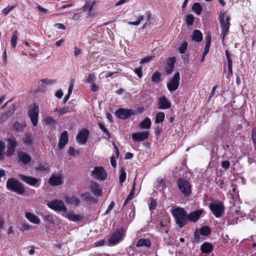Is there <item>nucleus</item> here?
I'll return each instance as SVG.
<instances>
[{"mask_svg":"<svg viewBox=\"0 0 256 256\" xmlns=\"http://www.w3.org/2000/svg\"><path fill=\"white\" fill-rule=\"evenodd\" d=\"M172 212L179 227L180 228L183 227L188 220L186 212L183 208H176L173 209Z\"/></svg>","mask_w":256,"mask_h":256,"instance_id":"obj_1","label":"nucleus"},{"mask_svg":"<svg viewBox=\"0 0 256 256\" xmlns=\"http://www.w3.org/2000/svg\"><path fill=\"white\" fill-rule=\"evenodd\" d=\"M219 19L222 28V42H224V38L228 34L230 25V18L229 16H226L224 12H220L219 14Z\"/></svg>","mask_w":256,"mask_h":256,"instance_id":"obj_2","label":"nucleus"},{"mask_svg":"<svg viewBox=\"0 0 256 256\" xmlns=\"http://www.w3.org/2000/svg\"><path fill=\"white\" fill-rule=\"evenodd\" d=\"M6 187L8 190L14 192L19 194H22L25 190L22 184L14 178H9L7 180Z\"/></svg>","mask_w":256,"mask_h":256,"instance_id":"obj_3","label":"nucleus"},{"mask_svg":"<svg viewBox=\"0 0 256 256\" xmlns=\"http://www.w3.org/2000/svg\"><path fill=\"white\" fill-rule=\"evenodd\" d=\"M210 208L216 218H220L224 212V208L222 204L218 200H214L210 203Z\"/></svg>","mask_w":256,"mask_h":256,"instance_id":"obj_4","label":"nucleus"},{"mask_svg":"<svg viewBox=\"0 0 256 256\" xmlns=\"http://www.w3.org/2000/svg\"><path fill=\"white\" fill-rule=\"evenodd\" d=\"M91 175L95 179L99 181L105 180L107 176V174L102 166H96L92 171Z\"/></svg>","mask_w":256,"mask_h":256,"instance_id":"obj_5","label":"nucleus"},{"mask_svg":"<svg viewBox=\"0 0 256 256\" xmlns=\"http://www.w3.org/2000/svg\"><path fill=\"white\" fill-rule=\"evenodd\" d=\"M178 186L180 190L184 196H188L191 193V186L186 180L180 179L178 182Z\"/></svg>","mask_w":256,"mask_h":256,"instance_id":"obj_6","label":"nucleus"},{"mask_svg":"<svg viewBox=\"0 0 256 256\" xmlns=\"http://www.w3.org/2000/svg\"><path fill=\"white\" fill-rule=\"evenodd\" d=\"M48 206L54 210L66 212L67 208L64 202L60 200H56L48 203Z\"/></svg>","mask_w":256,"mask_h":256,"instance_id":"obj_7","label":"nucleus"},{"mask_svg":"<svg viewBox=\"0 0 256 256\" xmlns=\"http://www.w3.org/2000/svg\"><path fill=\"white\" fill-rule=\"evenodd\" d=\"M39 108L38 106L34 104L30 107L28 114L32 125L36 126L38 124Z\"/></svg>","mask_w":256,"mask_h":256,"instance_id":"obj_8","label":"nucleus"},{"mask_svg":"<svg viewBox=\"0 0 256 256\" xmlns=\"http://www.w3.org/2000/svg\"><path fill=\"white\" fill-rule=\"evenodd\" d=\"M180 75L178 72L175 73L172 78L167 83V88L170 92L174 91L180 85Z\"/></svg>","mask_w":256,"mask_h":256,"instance_id":"obj_9","label":"nucleus"},{"mask_svg":"<svg viewBox=\"0 0 256 256\" xmlns=\"http://www.w3.org/2000/svg\"><path fill=\"white\" fill-rule=\"evenodd\" d=\"M124 236V232L122 228L116 231L109 239V242L112 244H116L122 240Z\"/></svg>","mask_w":256,"mask_h":256,"instance_id":"obj_10","label":"nucleus"},{"mask_svg":"<svg viewBox=\"0 0 256 256\" xmlns=\"http://www.w3.org/2000/svg\"><path fill=\"white\" fill-rule=\"evenodd\" d=\"M18 177L24 182L26 183L27 184L36 187H38L39 186L38 184V180L37 178L32 177L28 176H24L22 174H19Z\"/></svg>","mask_w":256,"mask_h":256,"instance_id":"obj_11","label":"nucleus"},{"mask_svg":"<svg viewBox=\"0 0 256 256\" xmlns=\"http://www.w3.org/2000/svg\"><path fill=\"white\" fill-rule=\"evenodd\" d=\"M88 134L89 131L88 130H82L78 132L76 137V140L78 143L84 144L86 143Z\"/></svg>","mask_w":256,"mask_h":256,"instance_id":"obj_12","label":"nucleus"},{"mask_svg":"<svg viewBox=\"0 0 256 256\" xmlns=\"http://www.w3.org/2000/svg\"><path fill=\"white\" fill-rule=\"evenodd\" d=\"M62 176L61 174H56L52 175L49 179V184L53 186H57L62 184Z\"/></svg>","mask_w":256,"mask_h":256,"instance_id":"obj_13","label":"nucleus"},{"mask_svg":"<svg viewBox=\"0 0 256 256\" xmlns=\"http://www.w3.org/2000/svg\"><path fill=\"white\" fill-rule=\"evenodd\" d=\"M133 114L134 112L132 110L124 108H120L116 112V116L120 119L127 118Z\"/></svg>","mask_w":256,"mask_h":256,"instance_id":"obj_14","label":"nucleus"},{"mask_svg":"<svg viewBox=\"0 0 256 256\" xmlns=\"http://www.w3.org/2000/svg\"><path fill=\"white\" fill-rule=\"evenodd\" d=\"M148 136V132H137L132 134V138L136 142H142L147 139Z\"/></svg>","mask_w":256,"mask_h":256,"instance_id":"obj_15","label":"nucleus"},{"mask_svg":"<svg viewBox=\"0 0 256 256\" xmlns=\"http://www.w3.org/2000/svg\"><path fill=\"white\" fill-rule=\"evenodd\" d=\"M8 142V150L6 155L11 156L15 151V148L16 146V140L14 138H10L7 140Z\"/></svg>","mask_w":256,"mask_h":256,"instance_id":"obj_16","label":"nucleus"},{"mask_svg":"<svg viewBox=\"0 0 256 256\" xmlns=\"http://www.w3.org/2000/svg\"><path fill=\"white\" fill-rule=\"evenodd\" d=\"M62 216L70 221L77 222L82 220L83 218L80 214H76L72 211H67L62 214Z\"/></svg>","mask_w":256,"mask_h":256,"instance_id":"obj_17","label":"nucleus"},{"mask_svg":"<svg viewBox=\"0 0 256 256\" xmlns=\"http://www.w3.org/2000/svg\"><path fill=\"white\" fill-rule=\"evenodd\" d=\"M68 133L67 131H64L60 134L59 142L58 148L60 150H62L67 144L68 142Z\"/></svg>","mask_w":256,"mask_h":256,"instance_id":"obj_18","label":"nucleus"},{"mask_svg":"<svg viewBox=\"0 0 256 256\" xmlns=\"http://www.w3.org/2000/svg\"><path fill=\"white\" fill-rule=\"evenodd\" d=\"M171 106L170 101L165 96H163L158 102V109L165 110L170 108Z\"/></svg>","mask_w":256,"mask_h":256,"instance_id":"obj_19","label":"nucleus"},{"mask_svg":"<svg viewBox=\"0 0 256 256\" xmlns=\"http://www.w3.org/2000/svg\"><path fill=\"white\" fill-rule=\"evenodd\" d=\"M175 61V58H169L168 60L166 66V72L168 74H171L173 72Z\"/></svg>","mask_w":256,"mask_h":256,"instance_id":"obj_20","label":"nucleus"},{"mask_svg":"<svg viewBox=\"0 0 256 256\" xmlns=\"http://www.w3.org/2000/svg\"><path fill=\"white\" fill-rule=\"evenodd\" d=\"M25 216L30 222L34 224H38L40 222V218L36 215L30 212H26Z\"/></svg>","mask_w":256,"mask_h":256,"instance_id":"obj_21","label":"nucleus"},{"mask_svg":"<svg viewBox=\"0 0 256 256\" xmlns=\"http://www.w3.org/2000/svg\"><path fill=\"white\" fill-rule=\"evenodd\" d=\"M202 213V210H201L192 212L190 214L187 216L188 220L192 222H196L199 219Z\"/></svg>","mask_w":256,"mask_h":256,"instance_id":"obj_22","label":"nucleus"},{"mask_svg":"<svg viewBox=\"0 0 256 256\" xmlns=\"http://www.w3.org/2000/svg\"><path fill=\"white\" fill-rule=\"evenodd\" d=\"M90 189L94 195L100 196L101 194L102 190L97 182H91Z\"/></svg>","mask_w":256,"mask_h":256,"instance_id":"obj_23","label":"nucleus"},{"mask_svg":"<svg viewBox=\"0 0 256 256\" xmlns=\"http://www.w3.org/2000/svg\"><path fill=\"white\" fill-rule=\"evenodd\" d=\"M66 202L67 204L78 206L80 202V199L76 196H69L66 198Z\"/></svg>","mask_w":256,"mask_h":256,"instance_id":"obj_24","label":"nucleus"},{"mask_svg":"<svg viewBox=\"0 0 256 256\" xmlns=\"http://www.w3.org/2000/svg\"><path fill=\"white\" fill-rule=\"evenodd\" d=\"M18 156L20 160L25 164H28L31 160L30 156L24 152H19Z\"/></svg>","mask_w":256,"mask_h":256,"instance_id":"obj_25","label":"nucleus"},{"mask_svg":"<svg viewBox=\"0 0 256 256\" xmlns=\"http://www.w3.org/2000/svg\"><path fill=\"white\" fill-rule=\"evenodd\" d=\"M212 246L210 243L206 242L201 246L200 249L204 253H209L212 251Z\"/></svg>","mask_w":256,"mask_h":256,"instance_id":"obj_26","label":"nucleus"},{"mask_svg":"<svg viewBox=\"0 0 256 256\" xmlns=\"http://www.w3.org/2000/svg\"><path fill=\"white\" fill-rule=\"evenodd\" d=\"M151 120L148 118H146L140 124V128L142 129H149L151 126Z\"/></svg>","mask_w":256,"mask_h":256,"instance_id":"obj_27","label":"nucleus"},{"mask_svg":"<svg viewBox=\"0 0 256 256\" xmlns=\"http://www.w3.org/2000/svg\"><path fill=\"white\" fill-rule=\"evenodd\" d=\"M202 33L198 30H195L192 32V40L200 42L202 41Z\"/></svg>","mask_w":256,"mask_h":256,"instance_id":"obj_28","label":"nucleus"},{"mask_svg":"<svg viewBox=\"0 0 256 256\" xmlns=\"http://www.w3.org/2000/svg\"><path fill=\"white\" fill-rule=\"evenodd\" d=\"M135 186H136V183L134 181L133 182V184H132V189L130 194H128V196L125 200V201L124 203V204H123V207L129 201H130L134 198V194Z\"/></svg>","mask_w":256,"mask_h":256,"instance_id":"obj_29","label":"nucleus"},{"mask_svg":"<svg viewBox=\"0 0 256 256\" xmlns=\"http://www.w3.org/2000/svg\"><path fill=\"white\" fill-rule=\"evenodd\" d=\"M151 245V242L150 240L148 239H140L138 240L136 244L137 247H141L145 246L149 248Z\"/></svg>","mask_w":256,"mask_h":256,"instance_id":"obj_30","label":"nucleus"},{"mask_svg":"<svg viewBox=\"0 0 256 256\" xmlns=\"http://www.w3.org/2000/svg\"><path fill=\"white\" fill-rule=\"evenodd\" d=\"M44 122L45 124L50 126H54L56 122L52 117L47 116L44 119Z\"/></svg>","mask_w":256,"mask_h":256,"instance_id":"obj_31","label":"nucleus"},{"mask_svg":"<svg viewBox=\"0 0 256 256\" xmlns=\"http://www.w3.org/2000/svg\"><path fill=\"white\" fill-rule=\"evenodd\" d=\"M95 2H96L95 1L86 2L84 6V11L88 10L89 12V14H90V13L92 11L93 6L95 4Z\"/></svg>","mask_w":256,"mask_h":256,"instance_id":"obj_32","label":"nucleus"},{"mask_svg":"<svg viewBox=\"0 0 256 256\" xmlns=\"http://www.w3.org/2000/svg\"><path fill=\"white\" fill-rule=\"evenodd\" d=\"M202 10V6L198 2L194 3L192 7V10L198 15L201 14Z\"/></svg>","mask_w":256,"mask_h":256,"instance_id":"obj_33","label":"nucleus"},{"mask_svg":"<svg viewBox=\"0 0 256 256\" xmlns=\"http://www.w3.org/2000/svg\"><path fill=\"white\" fill-rule=\"evenodd\" d=\"M165 115L163 112H158L156 116L155 122L157 124L162 123L164 122Z\"/></svg>","mask_w":256,"mask_h":256,"instance_id":"obj_34","label":"nucleus"},{"mask_svg":"<svg viewBox=\"0 0 256 256\" xmlns=\"http://www.w3.org/2000/svg\"><path fill=\"white\" fill-rule=\"evenodd\" d=\"M33 141V137L32 135L27 134L23 138V142L26 145H30Z\"/></svg>","mask_w":256,"mask_h":256,"instance_id":"obj_35","label":"nucleus"},{"mask_svg":"<svg viewBox=\"0 0 256 256\" xmlns=\"http://www.w3.org/2000/svg\"><path fill=\"white\" fill-rule=\"evenodd\" d=\"M17 34L18 32L16 30H15L13 34H12L11 40H10V44L12 45V47L14 48L16 47L18 40L17 37Z\"/></svg>","mask_w":256,"mask_h":256,"instance_id":"obj_36","label":"nucleus"},{"mask_svg":"<svg viewBox=\"0 0 256 256\" xmlns=\"http://www.w3.org/2000/svg\"><path fill=\"white\" fill-rule=\"evenodd\" d=\"M200 234L202 236H207L210 233V230L208 226H204L201 228Z\"/></svg>","mask_w":256,"mask_h":256,"instance_id":"obj_37","label":"nucleus"},{"mask_svg":"<svg viewBox=\"0 0 256 256\" xmlns=\"http://www.w3.org/2000/svg\"><path fill=\"white\" fill-rule=\"evenodd\" d=\"M138 20L135 22H128V24L130 25L138 26L140 22L144 20V16L142 15H139L137 17Z\"/></svg>","mask_w":256,"mask_h":256,"instance_id":"obj_38","label":"nucleus"},{"mask_svg":"<svg viewBox=\"0 0 256 256\" xmlns=\"http://www.w3.org/2000/svg\"><path fill=\"white\" fill-rule=\"evenodd\" d=\"M126 178V172L124 169L120 170V174L119 176V181L120 184L123 183Z\"/></svg>","mask_w":256,"mask_h":256,"instance_id":"obj_39","label":"nucleus"},{"mask_svg":"<svg viewBox=\"0 0 256 256\" xmlns=\"http://www.w3.org/2000/svg\"><path fill=\"white\" fill-rule=\"evenodd\" d=\"M188 48V43L186 42H184L181 44L179 48V52L180 54H184Z\"/></svg>","mask_w":256,"mask_h":256,"instance_id":"obj_40","label":"nucleus"},{"mask_svg":"<svg viewBox=\"0 0 256 256\" xmlns=\"http://www.w3.org/2000/svg\"><path fill=\"white\" fill-rule=\"evenodd\" d=\"M160 78V74L158 72H154L152 76V80L154 82H159Z\"/></svg>","mask_w":256,"mask_h":256,"instance_id":"obj_41","label":"nucleus"},{"mask_svg":"<svg viewBox=\"0 0 256 256\" xmlns=\"http://www.w3.org/2000/svg\"><path fill=\"white\" fill-rule=\"evenodd\" d=\"M6 146L4 142L2 141H0V160L4 158V150Z\"/></svg>","mask_w":256,"mask_h":256,"instance_id":"obj_42","label":"nucleus"},{"mask_svg":"<svg viewBox=\"0 0 256 256\" xmlns=\"http://www.w3.org/2000/svg\"><path fill=\"white\" fill-rule=\"evenodd\" d=\"M96 80L95 76L94 74H88L86 82L90 84H93Z\"/></svg>","mask_w":256,"mask_h":256,"instance_id":"obj_43","label":"nucleus"},{"mask_svg":"<svg viewBox=\"0 0 256 256\" xmlns=\"http://www.w3.org/2000/svg\"><path fill=\"white\" fill-rule=\"evenodd\" d=\"M194 20V16L192 14H188L186 16V22L188 26H192Z\"/></svg>","mask_w":256,"mask_h":256,"instance_id":"obj_44","label":"nucleus"},{"mask_svg":"<svg viewBox=\"0 0 256 256\" xmlns=\"http://www.w3.org/2000/svg\"><path fill=\"white\" fill-rule=\"evenodd\" d=\"M134 216H135L134 209V208H131V210H130V212L128 214V216H126L127 220L130 222L132 221L134 217Z\"/></svg>","mask_w":256,"mask_h":256,"instance_id":"obj_45","label":"nucleus"},{"mask_svg":"<svg viewBox=\"0 0 256 256\" xmlns=\"http://www.w3.org/2000/svg\"><path fill=\"white\" fill-rule=\"evenodd\" d=\"M40 82H42L43 84L47 85L52 84L56 82V81L54 80L48 78L42 79Z\"/></svg>","mask_w":256,"mask_h":256,"instance_id":"obj_46","label":"nucleus"},{"mask_svg":"<svg viewBox=\"0 0 256 256\" xmlns=\"http://www.w3.org/2000/svg\"><path fill=\"white\" fill-rule=\"evenodd\" d=\"M12 128L17 132H20L22 130V125L18 122L14 123Z\"/></svg>","mask_w":256,"mask_h":256,"instance_id":"obj_47","label":"nucleus"},{"mask_svg":"<svg viewBox=\"0 0 256 256\" xmlns=\"http://www.w3.org/2000/svg\"><path fill=\"white\" fill-rule=\"evenodd\" d=\"M98 125L100 128L103 131V132L108 136V138H110V134L106 128L101 123H99Z\"/></svg>","mask_w":256,"mask_h":256,"instance_id":"obj_48","label":"nucleus"},{"mask_svg":"<svg viewBox=\"0 0 256 256\" xmlns=\"http://www.w3.org/2000/svg\"><path fill=\"white\" fill-rule=\"evenodd\" d=\"M157 204L155 200L152 198L150 200V202L149 206V209L150 210H152L155 209L156 206Z\"/></svg>","mask_w":256,"mask_h":256,"instance_id":"obj_49","label":"nucleus"},{"mask_svg":"<svg viewBox=\"0 0 256 256\" xmlns=\"http://www.w3.org/2000/svg\"><path fill=\"white\" fill-rule=\"evenodd\" d=\"M43 218L44 220L49 222H54V220L51 215L47 214L44 216Z\"/></svg>","mask_w":256,"mask_h":256,"instance_id":"obj_50","label":"nucleus"},{"mask_svg":"<svg viewBox=\"0 0 256 256\" xmlns=\"http://www.w3.org/2000/svg\"><path fill=\"white\" fill-rule=\"evenodd\" d=\"M13 6H8L4 8L2 11V14L4 16L8 15L10 12L13 9Z\"/></svg>","mask_w":256,"mask_h":256,"instance_id":"obj_51","label":"nucleus"},{"mask_svg":"<svg viewBox=\"0 0 256 256\" xmlns=\"http://www.w3.org/2000/svg\"><path fill=\"white\" fill-rule=\"evenodd\" d=\"M252 139L253 143L256 146V127L252 130Z\"/></svg>","mask_w":256,"mask_h":256,"instance_id":"obj_52","label":"nucleus"},{"mask_svg":"<svg viewBox=\"0 0 256 256\" xmlns=\"http://www.w3.org/2000/svg\"><path fill=\"white\" fill-rule=\"evenodd\" d=\"M209 48H210V47H208V46H204V53L202 54V57L201 58V60H200V61L202 62H204V58H205V56L208 52Z\"/></svg>","mask_w":256,"mask_h":256,"instance_id":"obj_53","label":"nucleus"},{"mask_svg":"<svg viewBox=\"0 0 256 256\" xmlns=\"http://www.w3.org/2000/svg\"><path fill=\"white\" fill-rule=\"evenodd\" d=\"M74 79H72L70 80V86L68 89V94H70L72 92L73 87L74 85Z\"/></svg>","mask_w":256,"mask_h":256,"instance_id":"obj_54","label":"nucleus"},{"mask_svg":"<svg viewBox=\"0 0 256 256\" xmlns=\"http://www.w3.org/2000/svg\"><path fill=\"white\" fill-rule=\"evenodd\" d=\"M114 206V202L112 201L110 203V205L107 208V210H106V212L104 214H107L110 212L113 208Z\"/></svg>","mask_w":256,"mask_h":256,"instance_id":"obj_55","label":"nucleus"},{"mask_svg":"<svg viewBox=\"0 0 256 256\" xmlns=\"http://www.w3.org/2000/svg\"><path fill=\"white\" fill-rule=\"evenodd\" d=\"M68 112V107L66 106L62 108H60L58 110V112L60 115H63Z\"/></svg>","mask_w":256,"mask_h":256,"instance_id":"obj_56","label":"nucleus"},{"mask_svg":"<svg viewBox=\"0 0 256 256\" xmlns=\"http://www.w3.org/2000/svg\"><path fill=\"white\" fill-rule=\"evenodd\" d=\"M134 72L140 78L142 77V68L141 67L136 68Z\"/></svg>","mask_w":256,"mask_h":256,"instance_id":"obj_57","label":"nucleus"},{"mask_svg":"<svg viewBox=\"0 0 256 256\" xmlns=\"http://www.w3.org/2000/svg\"><path fill=\"white\" fill-rule=\"evenodd\" d=\"M200 232H199L198 231H196L194 232V240H196V241H198V242H199L200 240Z\"/></svg>","mask_w":256,"mask_h":256,"instance_id":"obj_58","label":"nucleus"},{"mask_svg":"<svg viewBox=\"0 0 256 256\" xmlns=\"http://www.w3.org/2000/svg\"><path fill=\"white\" fill-rule=\"evenodd\" d=\"M230 162L228 160L223 161L222 163V166L225 169L228 168L230 166Z\"/></svg>","mask_w":256,"mask_h":256,"instance_id":"obj_59","label":"nucleus"},{"mask_svg":"<svg viewBox=\"0 0 256 256\" xmlns=\"http://www.w3.org/2000/svg\"><path fill=\"white\" fill-rule=\"evenodd\" d=\"M152 58V56H147L142 58L140 62V64L146 63L149 62Z\"/></svg>","mask_w":256,"mask_h":256,"instance_id":"obj_60","label":"nucleus"},{"mask_svg":"<svg viewBox=\"0 0 256 256\" xmlns=\"http://www.w3.org/2000/svg\"><path fill=\"white\" fill-rule=\"evenodd\" d=\"M68 154L70 156H76V151L73 147L70 146L69 148V150L68 151Z\"/></svg>","mask_w":256,"mask_h":256,"instance_id":"obj_61","label":"nucleus"},{"mask_svg":"<svg viewBox=\"0 0 256 256\" xmlns=\"http://www.w3.org/2000/svg\"><path fill=\"white\" fill-rule=\"evenodd\" d=\"M226 59L228 61V64H232V60L230 58V54L228 50L226 51Z\"/></svg>","mask_w":256,"mask_h":256,"instance_id":"obj_62","label":"nucleus"},{"mask_svg":"<svg viewBox=\"0 0 256 256\" xmlns=\"http://www.w3.org/2000/svg\"><path fill=\"white\" fill-rule=\"evenodd\" d=\"M226 59L228 61V64H232V60L230 58V54L228 50L226 51Z\"/></svg>","mask_w":256,"mask_h":256,"instance_id":"obj_63","label":"nucleus"},{"mask_svg":"<svg viewBox=\"0 0 256 256\" xmlns=\"http://www.w3.org/2000/svg\"><path fill=\"white\" fill-rule=\"evenodd\" d=\"M226 59L228 61V64H232V60L230 58V54L228 50L226 51Z\"/></svg>","mask_w":256,"mask_h":256,"instance_id":"obj_64","label":"nucleus"}]
</instances>
